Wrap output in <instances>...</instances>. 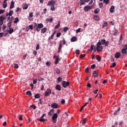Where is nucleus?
I'll return each instance as SVG.
<instances>
[{"label": "nucleus", "mask_w": 127, "mask_h": 127, "mask_svg": "<svg viewBox=\"0 0 127 127\" xmlns=\"http://www.w3.org/2000/svg\"><path fill=\"white\" fill-rule=\"evenodd\" d=\"M76 54L79 55L80 54V50H76L75 51Z\"/></svg>", "instance_id": "56"}, {"label": "nucleus", "mask_w": 127, "mask_h": 127, "mask_svg": "<svg viewBox=\"0 0 127 127\" xmlns=\"http://www.w3.org/2000/svg\"><path fill=\"white\" fill-rule=\"evenodd\" d=\"M117 65V64L116 63H113L111 65H110V68H115Z\"/></svg>", "instance_id": "27"}, {"label": "nucleus", "mask_w": 127, "mask_h": 127, "mask_svg": "<svg viewBox=\"0 0 127 127\" xmlns=\"http://www.w3.org/2000/svg\"><path fill=\"white\" fill-rule=\"evenodd\" d=\"M94 19H95V20H99V16L95 15L94 16Z\"/></svg>", "instance_id": "39"}, {"label": "nucleus", "mask_w": 127, "mask_h": 127, "mask_svg": "<svg viewBox=\"0 0 127 127\" xmlns=\"http://www.w3.org/2000/svg\"><path fill=\"white\" fill-rule=\"evenodd\" d=\"M118 33H119V30L115 29L114 33H113V35H114V36H116L118 35Z\"/></svg>", "instance_id": "26"}, {"label": "nucleus", "mask_w": 127, "mask_h": 127, "mask_svg": "<svg viewBox=\"0 0 127 127\" xmlns=\"http://www.w3.org/2000/svg\"><path fill=\"white\" fill-rule=\"evenodd\" d=\"M5 28H6V26L3 25V26H2V30L3 31L5 30Z\"/></svg>", "instance_id": "60"}, {"label": "nucleus", "mask_w": 127, "mask_h": 127, "mask_svg": "<svg viewBox=\"0 0 127 127\" xmlns=\"http://www.w3.org/2000/svg\"><path fill=\"white\" fill-rule=\"evenodd\" d=\"M60 23H61V22L60 21H59L58 22V25H56L55 27V28L56 29H57V28H59V27H60Z\"/></svg>", "instance_id": "25"}, {"label": "nucleus", "mask_w": 127, "mask_h": 127, "mask_svg": "<svg viewBox=\"0 0 127 127\" xmlns=\"http://www.w3.org/2000/svg\"><path fill=\"white\" fill-rule=\"evenodd\" d=\"M54 34H52L51 36L48 39L49 41H51V39H54Z\"/></svg>", "instance_id": "28"}, {"label": "nucleus", "mask_w": 127, "mask_h": 127, "mask_svg": "<svg viewBox=\"0 0 127 127\" xmlns=\"http://www.w3.org/2000/svg\"><path fill=\"white\" fill-rule=\"evenodd\" d=\"M110 12L111 13H114V12H115V6L112 5L111 6V8H110Z\"/></svg>", "instance_id": "11"}, {"label": "nucleus", "mask_w": 127, "mask_h": 127, "mask_svg": "<svg viewBox=\"0 0 127 127\" xmlns=\"http://www.w3.org/2000/svg\"><path fill=\"white\" fill-rule=\"evenodd\" d=\"M51 10H52V11L55 10V7L54 6V5H52L51 6Z\"/></svg>", "instance_id": "40"}, {"label": "nucleus", "mask_w": 127, "mask_h": 127, "mask_svg": "<svg viewBox=\"0 0 127 127\" xmlns=\"http://www.w3.org/2000/svg\"><path fill=\"white\" fill-rule=\"evenodd\" d=\"M62 85H63V87H64V88H67V87H68V86H69V82L63 81Z\"/></svg>", "instance_id": "5"}, {"label": "nucleus", "mask_w": 127, "mask_h": 127, "mask_svg": "<svg viewBox=\"0 0 127 127\" xmlns=\"http://www.w3.org/2000/svg\"><path fill=\"white\" fill-rule=\"evenodd\" d=\"M17 22H18V18L16 17L14 20V23H17Z\"/></svg>", "instance_id": "44"}, {"label": "nucleus", "mask_w": 127, "mask_h": 127, "mask_svg": "<svg viewBox=\"0 0 127 127\" xmlns=\"http://www.w3.org/2000/svg\"><path fill=\"white\" fill-rule=\"evenodd\" d=\"M63 46L62 43H60L58 47V53H60V51H61Z\"/></svg>", "instance_id": "10"}, {"label": "nucleus", "mask_w": 127, "mask_h": 127, "mask_svg": "<svg viewBox=\"0 0 127 127\" xmlns=\"http://www.w3.org/2000/svg\"><path fill=\"white\" fill-rule=\"evenodd\" d=\"M58 61H59V56H56V61H55L56 65H57V64H58Z\"/></svg>", "instance_id": "18"}, {"label": "nucleus", "mask_w": 127, "mask_h": 127, "mask_svg": "<svg viewBox=\"0 0 127 127\" xmlns=\"http://www.w3.org/2000/svg\"><path fill=\"white\" fill-rule=\"evenodd\" d=\"M9 30H7V32H8L9 34H11V33H12V32H13V29L12 28H9Z\"/></svg>", "instance_id": "19"}, {"label": "nucleus", "mask_w": 127, "mask_h": 127, "mask_svg": "<svg viewBox=\"0 0 127 127\" xmlns=\"http://www.w3.org/2000/svg\"><path fill=\"white\" fill-rule=\"evenodd\" d=\"M109 1L110 0H103L104 3H105L106 4H109Z\"/></svg>", "instance_id": "36"}, {"label": "nucleus", "mask_w": 127, "mask_h": 127, "mask_svg": "<svg viewBox=\"0 0 127 127\" xmlns=\"http://www.w3.org/2000/svg\"><path fill=\"white\" fill-rule=\"evenodd\" d=\"M37 83V78H36L35 79H33V83L35 84Z\"/></svg>", "instance_id": "54"}, {"label": "nucleus", "mask_w": 127, "mask_h": 127, "mask_svg": "<svg viewBox=\"0 0 127 127\" xmlns=\"http://www.w3.org/2000/svg\"><path fill=\"white\" fill-rule=\"evenodd\" d=\"M62 41L63 45H65V44L67 43V42H66V41H65V38H63Z\"/></svg>", "instance_id": "47"}, {"label": "nucleus", "mask_w": 127, "mask_h": 127, "mask_svg": "<svg viewBox=\"0 0 127 127\" xmlns=\"http://www.w3.org/2000/svg\"><path fill=\"white\" fill-rule=\"evenodd\" d=\"M29 17H33V13L32 12H30L29 13Z\"/></svg>", "instance_id": "62"}, {"label": "nucleus", "mask_w": 127, "mask_h": 127, "mask_svg": "<svg viewBox=\"0 0 127 127\" xmlns=\"http://www.w3.org/2000/svg\"><path fill=\"white\" fill-rule=\"evenodd\" d=\"M55 4V1L53 0H50L47 5L48 6H49V5L52 6V5Z\"/></svg>", "instance_id": "8"}, {"label": "nucleus", "mask_w": 127, "mask_h": 127, "mask_svg": "<svg viewBox=\"0 0 127 127\" xmlns=\"http://www.w3.org/2000/svg\"><path fill=\"white\" fill-rule=\"evenodd\" d=\"M45 96L47 97V96L51 94V89L48 88L47 89V91L44 93Z\"/></svg>", "instance_id": "6"}, {"label": "nucleus", "mask_w": 127, "mask_h": 127, "mask_svg": "<svg viewBox=\"0 0 127 127\" xmlns=\"http://www.w3.org/2000/svg\"><path fill=\"white\" fill-rule=\"evenodd\" d=\"M96 45L97 47L96 48V49H97V51H102V50H103L104 47L103 46H101L102 45H101V43L98 42Z\"/></svg>", "instance_id": "2"}, {"label": "nucleus", "mask_w": 127, "mask_h": 127, "mask_svg": "<svg viewBox=\"0 0 127 127\" xmlns=\"http://www.w3.org/2000/svg\"><path fill=\"white\" fill-rule=\"evenodd\" d=\"M71 42H74V41H77V37H73L70 40Z\"/></svg>", "instance_id": "20"}, {"label": "nucleus", "mask_w": 127, "mask_h": 127, "mask_svg": "<svg viewBox=\"0 0 127 127\" xmlns=\"http://www.w3.org/2000/svg\"><path fill=\"white\" fill-rule=\"evenodd\" d=\"M36 50H38L39 49V44H37L36 47Z\"/></svg>", "instance_id": "63"}, {"label": "nucleus", "mask_w": 127, "mask_h": 127, "mask_svg": "<svg viewBox=\"0 0 127 127\" xmlns=\"http://www.w3.org/2000/svg\"><path fill=\"white\" fill-rule=\"evenodd\" d=\"M85 124H86V119H83L82 120V125H83V126H84Z\"/></svg>", "instance_id": "57"}, {"label": "nucleus", "mask_w": 127, "mask_h": 127, "mask_svg": "<svg viewBox=\"0 0 127 127\" xmlns=\"http://www.w3.org/2000/svg\"><path fill=\"white\" fill-rule=\"evenodd\" d=\"M7 6V3H6V1H4L3 2V8H5Z\"/></svg>", "instance_id": "22"}, {"label": "nucleus", "mask_w": 127, "mask_h": 127, "mask_svg": "<svg viewBox=\"0 0 127 127\" xmlns=\"http://www.w3.org/2000/svg\"><path fill=\"white\" fill-rule=\"evenodd\" d=\"M91 50L90 51H93V49H94V45H92L90 47Z\"/></svg>", "instance_id": "61"}, {"label": "nucleus", "mask_w": 127, "mask_h": 127, "mask_svg": "<svg viewBox=\"0 0 127 127\" xmlns=\"http://www.w3.org/2000/svg\"><path fill=\"white\" fill-rule=\"evenodd\" d=\"M14 69H18V64H14Z\"/></svg>", "instance_id": "45"}, {"label": "nucleus", "mask_w": 127, "mask_h": 127, "mask_svg": "<svg viewBox=\"0 0 127 127\" xmlns=\"http://www.w3.org/2000/svg\"><path fill=\"white\" fill-rule=\"evenodd\" d=\"M104 44H105V46H109V45H110V42H109V41H105V43Z\"/></svg>", "instance_id": "42"}, {"label": "nucleus", "mask_w": 127, "mask_h": 127, "mask_svg": "<svg viewBox=\"0 0 127 127\" xmlns=\"http://www.w3.org/2000/svg\"><path fill=\"white\" fill-rule=\"evenodd\" d=\"M104 23L103 24V27H106L107 26V25H108V22H104Z\"/></svg>", "instance_id": "43"}, {"label": "nucleus", "mask_w": 127, "mask_h": 127, "mask_svg": "<svg viewBox=\"0 0 127 127\" xmlns=\"http://www.w3.org/2000/svg\"><path fill=\"white\" fill-rule=\"evenodd\" d=\"M99 12H100V9L99 8H96L94 10V13H95L96 14H97V13H99Z\"/></svg>", "instance_id": "30"}, {"label": "nucleus", "mask_w": 127, "mask_h": 127, "mask_svg": "<svg viewBox=\"0 0 127 127\" xmlns=\"http://www.w3.org/2000/svg\"><path fill=\"white\" fill-rule=\"evenodd\" d=\"M86 55V54H81L80 57L81 59H82V58H84V57H85Z\"/></svg>", "instance_id": "53"}, {"label": "nucleus", "mask_w": 127, "mask_h": 127, "mask_svg": "<svg viewBox=\"0 0 127 127\" xmlns=\"http://www.w3.org/2000/svg\"><path fill=\"white\" fill-rule=\"evenodd\" d=\"M4 12V10L3 9H0V14H2Z\"/></svg>", "instance_id": "58"}, {"label": "nucleus", "mask_w": 127, "mask_h": 127, "mask_svg": "<svg viewBox=\"0 0 127 127\" xmlns=\"http://www.w3.org/2000/svg\"><path fill=\"white\" fill-rule=\"evenodd\" d=\"M123 49H125V50H127V45H125L124 46Z\"/></svg>", "instance_id": "64"}, {"label": "nucleus", "mask_w": 127, "mask_h": 127, "mask_svg": "<svg viewBox=\"0 0 127 127\" xmlns=\"http://www.w3.org/2000/svg\"><path fill=\"white\" fill-rule=\"evenodd\" d=\"M58 107H59V105L55 103L51 105V107L54 109H58Z\"/></svg>", "instance_id": "9"}, {"label": "nucleus", "mask_w": 127, "mask_h": 127, "mask_svg": "<svg viewBox=\"0 0 127 127\" xmlns=\"http://www.w3.org/2000/svg\"><path fill=\"white\" fill-rule=\"evenodd\" d=\"M27 8H28V5L25 4L23 6V9H27Z\"/></svg>", "instance_id": "38"}, {"label": "nucleus", "mask_w": 127, "mask_h": 127, "mask_svg": "<svg viewBox=\"0 0 127 127\" xmlns=\"http://www.w3.org/2000/svg\"><path fill=\"white\" fill-rule=\"evenodd\" d=\"M56 90H58V91H61V86L59 84H58L55 87Z\"/></svg>", "instance_id": "13"}, {"label": "nucleus", "mask_w": 127, "mask_h": 127, "mask_svg": "<svg viewBox=\"0 0 127 127\" xmlns=\"http://www.w3.org/2000/svg\"><path fill=\"white\" fill-rule=\"evenodd\" d=\"M34 28L35 30L37 31V32H39V31H40V29L43 28L44 25L43 23L37 24V23H34Z\"/></svg>", "instance_id": "1"}, {"label": "nucleus", "mask_w": 127, "mask_h": 127, "mask_svg": "<svg viewBox=\"0 0 127 127\" xmlns=\"http://www.w3.org/2000/svg\"><path fill=\"white\" fill-rule=\"evenodd\" d=\"M61 34H62V33H61V32H58L57 34V37H60V36H61Z\"/></svg>", "instance_id": "49"}, {"label": "nucleus", "mask_w": 127, "mask_h": 127, "mask_svg": "<svg viewBox=\"0 0 127 127\" xmlns=\"http://www.w3.org/2000/svg\"><path fill=\"white\" fill-rule=\"evenodd\" d=\"M92 9V7L89 5H86L84 7V10L86 12H87V11H89V10H90V9Z\"/></svg>", "instance_id": "7"}, {"label": "nucleus", "mask_w": 127, "mask_h": 127, "mask_svg": "<svg viewBox=\"0 0 127 127\" xmlns=\"http://www.w3.org/2000/svg\"><path fill=\"white\" fill-rule=\"evenodd\" d=\"M120 56H121V53H120V52H117V53L115 54V58H116L117 59H118V58H119Z\"/></svg>", "instance_id": "12"}, {"label": "nucleus", "mask_w": 127, "mask_h": 127, "mask_svg": "<svg viewBox=\"0 0 127 127\" xmlns=\"http://www.w3.org/2000/svg\"><path fill=\"white\" fill-rule=\"evenodd\" d=\"M91 69H95L96 68V64H93L91 66Z\"/></svg>", "instance_id": "55"}, {"label": "nucleus", "mask_w": 127, "mask_h": 127, "mask_svg": "<svg viewBox=\"0 0 127 127\" xmlns=\"http://www.w3.org/2000/svg\"><path fill=\"white\" fill-rule=\"evenodd\" d=\"M30 107L33 108V110H35V109H36V106H35L34 105H31Z\"/></svg>", "instance_id": "52"}, {"label": "nucleus", "mask_w": 127, "mask_h": 127, "mask_svg": "<svg viewBox=\"0 0 127 127\" xmlns=\"http://www.w3.org/2000/svg\"><path fill=\"white\" fill-rule=\"evenodd\" d=\"M122 53H123V54H125V55H127V51L126 49H122Z\"/></svg>", "instance_id": "16"}, {"label": "nucleus", "mask_w": 127, "mask_h": 127, "mask_svg": "<svg viewBox=\"0 0 127 127\" xmlns=\"http://www.w3.org/2000/svg\"><path fill=\"white\" fill-rule=\"evenodd\" d=\"M56 73L57 74H58V75H59V74H60V73H61V71H60V69H59V68H56Z\"/></svg>", "instance_id": "35"}, {"label": "nucleus", "mask_w": 127, "mask_h": 127, "mask_svg": "<svg viewBox=\"0 0 127 127\" xmlns=\"http://www.w3.org/2000/svg\"><path fill=\"white\" fill-rule=\"evenodd\" d=\"M98 43H100L101 45H104L106 43V40L102 39L101 41L98 42Z\"/></svg>", "instance_id": "15"}, {"label": "nucleus", "mask_w": 127, "mask_h": 127, "mask_svg": "<svg viewBox=\"0 0 127 127\" xmlns=\"http://www.w3.org/2000/svg\"><path fill=\"white\" fill-rule=\"evenodd\" d=\"M58 118V114H57V113H55L52 117L53 122L54 124H56V123H57V120H56V119H57Z\"/></svg>", "instance_id": "3"}, {"label": "nucleus", "mask_w": 127, "mask_h": 127, "mask_svg": "<svg viewBox=\"0 0 127 127\" xmlns=\"http://www.w3.org/2000/svg\"><path fill=\"white\" fill-rule=\"evenodd\" d=\"M85 71H86L87 73H90V72H91V70H90L89 67H87L86 68H85Z\"/></svg>", "instance_id": "48"}, {"label": "nucleus", "mask_w": 127, "mask_h": 127, "mask_svg": "<svg viewBox=\"0 0 127 127\" xmlns=\"http://www.w3.org/2000/svg\"><path fill=\"white\" fill-rule=\"evenodd\" d=\"M46 31H47V28H44L41 30V33H43L44 34V33H45Z\"/></svg>", "instance_id": "21"}, {"label": "nucleus", "mask_w": 127, "mask_h": 127, "mask_svg": "<svg viewBox=\"0 0 127 127\" xmlns=\"http://www.w3.org/2000/svg\"><path fill=\"white\" fill-rule=\"evenodd\" d=\"M53 113H54V109H52L50 111V112H48V116H52Z\"/></svg>", "instance_id": "14"}, {"label": "nucleus", "mask_w": 127, "mask_h": 127, "mask_svg": "<svg viewBox=\"0 0 127 127\" xmlns=\"http://www.w3.org/2000/svg\"><path fill=\"white\" fill-rule=\"evenodd\" d=\"M8 14H9V16H11V15H12V14H13V11L10 10L9 12L8 13Z\"/></svg>", "instance_id": "33"}, {"label": "nucleus", "mask_w": 127, "mask_h": 127, "mask_svg": "<svg viewBox=\"0 0 127 127\" xmlns=\"http://www.w3.org/2000/svg\"><path fill=\"white\" fill-rule=\"evenodd\" d=\"M28 27L31 30H32V29H33V25H29Z\"/></svg>", "instance_id": "51"}, {"label": "nucleus", "mask_w": 127, "mask_h": 127, "mask_svg": "<svg viewBox=\"0 0 127 127\" xmlns=\"http://www.w3.org/2000/svg\"><path fill=\"white\" fill-rule=\"evenodd\" d=\"M99 6L100 8H102V7L103 6V2H100L99 4Z\"/></svg>", "instance_id": "50"}, {"label": "nucleus", "mask_w": 127, "mask_h": 127, "mask_svg": "<svg viewBox=\"0 0 127 127\" xmlns=\"http://www.w3.org/2000/svg\"><path fill=\"white\" fill-rule=\"evenodd\" d=\"M7 27H8L9 28H10V27H11V21L8 22L7 24Z\"/></svg>", "instance_id": "41"}, {"label": "nucleus", "mask_w": 127, "mask_h": 127, "mask_svg": "<svg viewBox=\"0 0 127 127\" xmlns=\"http://www.w3.org/2000/svg\"><path fill=\"white\" fill-rule=\"evenodd\" d=\"M4 19H5V16H3L2 15H1L0 16V20H1V21H3V20H4Z\"/></svg>", "instance_id": "29"}, {"label": "nucleus", "mask_w": 127, "mask_h": 127, "mask_svg": "<svg viewBox=\"0 0 127 127\" xmlns=\"http://www.w3.org/2000/svg\"><path fill=\"white\" fill-rule=\"evenodd\" d=\"M96 59H97V60H98L99 61V62H100V61H101V58L100 56L96 55Z\"/></svg>", "instance_id": "23"}, {"label": "nucleus", "mask_w": 127, "mask_h": 127, "mask_svg": "<svg viewBox=\"0 0 127 127\" xmlns=\"http://www.w3.org/2000/svg\"><path fill=\"white\" fill-rule=\"evenodd\" d=\"M26 95H28V96H32V93H31V91H28L26 92Z\"/></svg>", "instance_id": "34"}, {"label": "nucleus", "mask_w": 127, "mask_h": 127, "mask_svg": "<svg viewBox=\"0 0 127 127\" xmlns=\"http://www.w3.org/2000/svg\"><path fill=\"white\" fill-rule=\"evenodd\" d=\"M120 110H121V108H119L116 111L114 112V114L115 116H117V115L119 114V111H120Z\"/></svg>", "instance_id": "31"}, {"label": "nucleus", "mask_w": 127, "mask_h": 127, "mask_svg": "<svg viewBox=\"0 0 127 127\" xmlns=\"http://www.w3.org/2000/svg\"><path fill=\"white\" fill-rule=\"evenodd\" d=\"M39 122H41V123H43L44 122H46V119H44L43 118H41V117L40 119H39Z\"/></svg>", "instance_id": "32"}, {"label": "nucleus", "mask_w": 127, "mask_h": 127, "mask_svg": "<svg viewBox=\"0 0 127 127\" xmlns=\"http://www.w3.org/2000/svg\"><path fill=\"white\" fill-rule=\"evenodd\" d=\"M90 0H80L79 1V5L81 6L83 4H85V2H89Z\"/></svg>", "instance_id": "4"}, {"label": "nucleus", "mask_w": 127, "mask_h": 127, "mask_svg": "<svg viewBox=\"0 0 127 127\" xmlns=\"http://www.w3.org/2000/svg\"><path fill=\"white\" fill-rule=\"evenodd\" d=\"M93 76L94 77H98V72H97V70L93 71Z\"/></svg>", "instance_id": "17"}, {"label": "nucleus", "mask_w": 127, "mask_h": 127, "mask_svg": "<svg viewBox=\"0 0 127 127\" xmlns=\"http://www.w3.org/2000/svg\"><path fill=\"white\" fill-rule=\"evenodd\" d=\"M46 65H47V66H50V65H51V64L50 62H48L46 63Z\"/></svg>", "instance_id": "59"}, {"label": "nucleus", "mask_w": 127, "mask_h": 127, "mask_svg": "<svg viewBox=\"0 0 127 127\" xmlns=\"http://www.w3.org/2000/svg\"><path fill=\"white\" fill-rule=\"evenodd\" d=\"M69 29V28L68 27H65L64 28V32H66L67 30Z\"/></svg>", "instance_id": "46"}, {"label": "nucleus", "mask_w": 127, "mask_h": 127, "mask_svg": "<svg viewBox=\"0 0 127 127\" xmlns=\"http://www.w3.org/2000/svg\"><path fill=\"white\" fill-rule=\"evenodd\" d=\"M40 98V95L39 94H37L35 95V99H39Z\"/></svg>", "instance_id": "37"}, {"label": "nucleus", "mask_w": 127, "mask_h": 127, "mask_svg": "<svg viewBox=\"0 0 127 127\" xmlns=\"http://www.w3.org/2000/svg\"><path fill=\"white\" fill-rule=\"evenodd\" d=\"M62 77H58V79H57V80H58V83H61V82H63V81H62Z\"/></svg>", "instance_id": "24"}]
</instances>
